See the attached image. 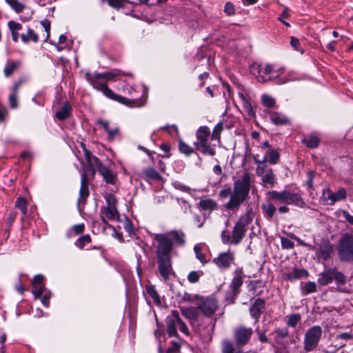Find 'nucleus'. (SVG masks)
I'll return each mask as SVG.
<instances>
[{"instance_id": "a19ab883", "label": "nucleus", "mask_w": 353, "mask_h": 353, "mask_svg": "<svg viewBox=\"0 0 353 353\" xmlns=\"http://www.w3.org/2000/svg\"><path fill=\"white\" fill-rule=\"evenodd\" d=\"M266 155L270 164L275 165L279 162L280 154L278 150L270 149L267 152Z\"/></svg>"}, {"instance_id": "ddd939ff", "label": "nucleus", "mask_w": 353, "mask_h": 353, "mask_svg": "<svg viewBox=\"0 0 353 353\" xmlns=\"http://www.w3.org/2000/svg\"><path fill=\"white\" fill-rule=\"evenodd\" d=\"M218 308L219 305L217 300L211 296L203 299L197 306V309L200 310L205 316L209 318L214 315Z\"/></svg>"}, {"instance_id": "ea45409f", "label": "nucleus", "mask_w": 353, "mask_h": 353, "mask_svg": "<svg viewBox=\"0 0 353 353\" xmlns=\"http://www.w3.org/2000/svg\"><path fill=\"white\" fill-rule=\"evenodd\" d=\"M222 353H243L242 350H235L232 343L228 340L222 342Z\"/></svg>"}, {"instance_id": "49530a36", "label": "nucleus", "mask_w": 353, "mask_h": 353, "mask_svg": "<svg viewBox=\"0 0 353 353\" xmlns=\"http://www.w3.org/2000/svg\"><path fill=\"white\" fill-rule=\"evenodd\" d=\"M81 146L84 152V156L86 159V161L88 163V167H92L94 165V159L93 158L95 157L94 156H92V152L87 150L85 148V145L84 143H81Z\"/></svg>"}, {"instance_id": "bf43d9fd", "label": "nucleus", "mask_w": 353, "mask_h": 353, "mask_svg": "<svg viewBox=\"0 0 353 353\" xmlns=\"http://www.w3.org/2000/svg\"><path fill=\"white\" fill-rule=\"evenodd\" d=\"M45 290L43 285H38L33 287L32 294L35 299L40 298Z\"/></svg>"}, {"instance_id": "412c9836", "label": "nucleus", "mask_w": 353, "mask_h": 353, "mask_svg": "<svg viewBox=\"0 0 353 353\" xmlns=\"http://www.w3.org/2000/svg\"><path fill=\"white\" fill-rule=\"evenodd\" d=\"M97 123L98 125H100L103 130L107 132L108 134V139L110 141H113L117 136H119L120 132V129L119 127H115L113 129H110L109 127V121L103 120L102 119H99L97 121Z\"/></svg>"}, {"instance_id": "20e7f679", "label": "nucleus", "mask_w": 353, "mask_h": 353, "mask_svg": "<svg viewBox=\"0 0 353 353\" xmlns=\"http://www.w3.org/2000/svg\"><path fill=\"white\" fill-rule=\"evenodd\" d=\"M157 258L158 270L163 281H167L170 276L174 275L171 261L170 246L166 242L161 241L160 245H157Z\"/></svg>"}, {"instance_id": "7ed1b4c3", "label": "nucleus", "mask_w": 353, "mask_h": 353, "mask_svg": "<svg viewBox=\"0 0 353 353\" xmlns=\"http://www.w3.org/2000/svg\"><path fill=\"white\" fill-rule=\"evenodd\" d=\"M85 79L94 89L101 91L108 98L129 107L139 106L138 104L139 101L137 100H131L115 94L108 88L105 83L101 81L102 78L99 72H94L93 74L87 72L85 74Z\"/></svg>"}, {"instance_id": "e433bc0d", "label": "nucleus", "mask_w": 353, "mask_h": 353, "mask_svg": "<svg viewBox=\"0 0 353 353\" xmlns=\"http://www.w3.org/2000/svg\"><path fill=\"white\" fill-rule=\"evenodd\" d=\"M286 323L289 327H295L301 321V315L294 313L286 316Z\"/></svg>"}, {"instance_id": "aec40b11", "label": "nucleus", "mask_w": 353, "mask_h": 353, "mask_svg": "<svg viewBox=\"0 0 353 353\" xmlns=\"http://www.w3.org/2000/svg\"><path fill=\"white\" fill-rule=\"evenodd\" d=\"M265 310V302L264 299L258 298L252 303L250 308V313L252 318L255 319V322H258L261 314Z\"/></svg>"}, {"instance_id": "393cba45", "label": "nucleus", "mask_w": 353, "mask_h": 353, "mask_svg": "<svg viewBox=\"0 0 353 353\" xmlns=\"http://www.w3.org/2000/svg\"><path fill=\"white\" fill-rule=\"evenodd\" d=\"M99 74L102 79H105L106 81L112 80L114 81H115L120 77L130 75V73L123 72L119 69H114L110 72L99 73Z\"/></svg>"}, {"instance_id": "72a5a7b5", "label": "nucleus", "mask_w": 353, "mask_h": 353, "mask_svg": "<svg viewBox=\"0 0 353 353\" xmlns=\"http://www.w3.org/2000/svg\"><path fill=\"white\" fill-rule=\"evenodd\" d=\"M21 39L24 43H27L30 41L37 43L39 41V37L32 29L28 28L26 33L21 34Z\"/></svg>"}, {"instance_id": "39448f33", "label": "nucleus", "mask_w": 353, "mask_h": 353, "mask_svg": "<svg viewBox=\"0 0 353 353\" xmlns=\"http://www.w3.org/2000/svg\"><path fill=\"white\" fill-rule=\"evenodd\" d=\"M269 196L268 199L286 205H295L298 207L303 208L305 203L301 196L296 193L291 192L288 190H283L281 192L276 190H271L267 192Z\"/></svg>"}, {"instance_id": "6e6d98bb", "label": "nucleus", "mask_w": 353, "mask_h": 353, "mask_svg": "<svg viewBox=\"0 0 353 353\" xmlns=\"http://www.w3.org/2000/svg\"><path fill=\"white\" fill-rule=\"evenodd\" d=\"M281 243L283 249H292L294 246V242L286 237L281 238Z\"/></svg>"}, {"instance_id": "0eeeda50", "label": "nucleus", "mask_w": 353, "mask_h": 353, "mask_svg": "<svg viewBox=\"0 0 353 353\" xmlns=\"http://www.w3.org/2000/svg\"><path fill=\"white\" fill-rule=\"evenodd\" d=\"M167 332L170 337H177L178 332L176 330V325L179 326V330L184 334L188 336L190 334L189 330L179 316L177 310H172L165 319Z\"/></svg>"}, {"instance_id": "f8f14e48", "label": "nucleus", "mask_w": 353, "mask_h": 353, "mask_svg": "<svg viewBox=\"0 0 353 353\" xmlns=\"http://www.w3.org/2000/svg\"><path fill=\"white\" fill-rule=\"evenodd\" d=\"M244 276L242 268H238L234 271V276L230 285V292L225 297L227 301H230V303H234V300L239 294V289L243 285Z\"/></svg>"}, {"instance_id": "f03ea898", "label": "nucleus", "mask_w": 353, "mask_h": 353, "mask_svg": "<svg viewBox=\"0 0 353 353\" xmlns=\"http://www.w3.org/2000/svg\"><path fill=\"white\" fill-rule=\"evenodd\" d=\"M254 216L252 208H248L245 214L240 216L234 223L231 235L226 230L222 231L221 237L224 244L238 245L245 236L247 227L252 221Z\"/></svg>"}, {"instance_id": "bb28decb", "label": "nucleus", "mask_w": 353, "mask_h": 353, "mask_svg": "<svg viewBox=\"0 0 353 353\" xmlns=\"http://www.w3.org/2000/svg\"><path fill=\"white\" fill-rule=\"evenodd\" d=\"M143 178L146 181H162L163 179L161 174L152 167H148L143 170Z\"/></svg>"}, {"instance_id": "37998d69", "label": "nucleus", "mask_w": 353, "mask_h": 353, "mask_svg": "<svg viewBox=\"0 0 353 353\" xmlns=\"http://www.w3.org/2000/svg\"><path fill=\"white\" fill-rule=\"evenodd\" d=\"M199 206L204 210H212L216 208V203L212 199L201 200Z\"/></svg>"}, {"instance_id": "13d9d810", "label": "nucleus", "mask_w": 353, "mask_h": 353, "mask_svg": "<svg viewBox=\"0 0 353 353\" xmlns=\"http://www.w3.org/2000/svg\"><path fill=\"white\" fill-rule=\"evenodd\" d=\"M105 201L107 203L106 207H117V199L112 194H109L105 196Z\"/></svg>"}, {"instance_id": "5fc2aeb1", "label": "nucleus", "mask_w": 353, "mask_h": 353, "mask_svg": "<svg viewBox=\"0 0 353 353\" xmlns=\"http://www.w3.org/2000/svg\"><path fill=\"white\" fill-rule=\"evenodd\" d=\"M18 94L11 92L9 96V105L11 108L14 109L18 107Z\"/></svg>"}, {"instance_id": "423d86ee", "label": "nucleus", "mask_w": 353, "mask_h": 353, "mask_svg": "<svg viewBox=\"0 0 353 353\" xmlns=\"http://www.w3.org/2000/svg\"><path fill=\"white\" fill-rule=\"evenodd\" d=\"M338 256L343 262L353 261V234L345 233L339 240Z\"/></svg>"}, {"instance_id": "dca6fc26", "label": "nucleus", "mask_w": 353, "mask_h": 353, "mask_svg": "<svg viewBox=\"0 0 353 353\" xmlns=\"http://www.w3.org/2000/svg\"><path fill=\"white\" fill-rule=\"evenodd\" d=\"M253 330L251 327H238L234 330V339L237 346L242 347L248 343Z\"/></svg>"}, {"instance_id": "6e6552de", "label": "nucleus", "mask_w": 353, "mask_h": 353, "mask_svg": "<svg viewBox=\"0 0 353 353\" xmlns=\"http://www.w3.org/2000/svg\"><path fill=\"white\" fill-rule=\"evenodd\" d=\"M154 240L157 242V245H161V241L166 242L170 246V252H172L174 243L177 246L185 245V236L182 230H172L166 234H156Z\"/></svg>"}, {"instance_id": "c756f323", "label": "nucleus", "mask_w": 353, "mask_h": 353, "mask_svg": "<svg viewBox=\"0 0 353 353\" xmlns=\"http://www.w3.org/2000/svg\"><path fill=\"white\" fill-rule=\"evenodd\" d=\"M72 108L70 103L68 101H65L63 105L61 108L60 110L57 111L55 114L56 118H57L59 121H64L68 117H70L71 114Z\"/></svg>"}, {"instance_id": "f257e3e1", "label": "nucleus", "mask_w": 353, "mask_h": 353, "mask_svg": "<svg viewBox=\"0 0 353 353\" xmlns=\"http://www.w3.org/2000/svg\"><path fill=\"white\" fill-rule=\"evenodd\" d=\"M251 186L250 174L245 172L241 178L234 182L233 190L230 187L221 190L219 195L221 199H226L230 196L229 201L224 207L232 211H237L245 201L249 197Z\"/></svg>"}, {"instance_id": "69168bd1", "label": "nucleus", "mask_w": 353, "mask_h": 353, "mask_svg": "<svg viewBox=\"0 0 353 353\" xmlns=\"http://www.w3.org/2000/svg\"><path fill=\"white\" fill-rule=\"evenodd\" d=\"M41 25L43 26L45 31L47 33L46 37L45 39V41H46L50 37V22L48 20L46 19V20L41 21Z\"/></svg>"}, {"instance_id": "5701e85b", "label": "nucleus", "mask_w": 353, "mask_h": 353, "mask_svg": "<svg viewBox=\"0 0 353 353\" xmlns=\"http://www.w3.org/2000/svg\"><path fill=\"white\" fill-rule=\"evenodd\" d=\"M308 276V272L305 269H299L296 268H293L292 270L284 274V278L290 281L299 279L301 278H306Z\"/></svg>"}, {"instance_id": "b1692460", "label": "nucleus", "mask_w": 353, "mask_h": 353, "mask_svg": "<svg viewBox=\"0 0 353 353\" xmlns=\"http://www.w3.org/2000/svg\"><path fill=\"white\" fill-rule=\"evenodd\" d=\"M270 119L271 121L276 125H289L290 123V120L284 114L277 112H269Z\"/></svg>"}, {"instance_id": "f3484780", "label": "nucleus", "mask_w": 353, "mask_h": 353, "mask_svg": "<svg viewBox=\"0 0 353 353\" xmlns=\"http://www.w3.org/2000/svg\"><path fill=\"white\" fill-rule=\"evenodd\" d=\"M234 252L228 250V252L220 253L217 257L213 259L212 262L221 269H228L234 263Z\"/></svg>"}, {"instance_id": "0e129e2a", "label": "nucleus", "mask_w": 353, "mask_h": 353, "mask_svg": "<svg viewBox=\"0 0 353 353\" xmlns=\"http://www.w3.org/2000/svg\"><path fill=\"white\" fill-rule=\"evenodd\" d=\"M44 277L41 274H37L34 276L32 284L33 287L38 285H43L42 283L43 282Z\"/></svg>"}, {"instance_id": "79ce46f5", "label": "nucleus", "mask_w": 353, "mask_h": 353, "mask_svg": "<svg viewBox=\"0 0 353 353\" xmlns=\"http://www.w3.org/2000/svg\"><path fill=\"white\" fill-rule=\"evenodd\" d=\"M5 1L17 13H21L25 8V6L19 0H5Z\"/></svg>"}, {"instance_id": "4468645a", "label": "nucleus", "mask_w": 353, "mask_h": 353, "mask_svg": "<svg viewBox=\"0 0 353 353\" xmlns=\"http://www.w3.org/2000/svg\"><path fill=\"white\" fill-rule=\"evenodd\" d=\"M346 198V190L340 188L336 192H332L330 189L323 190L321 200L323 204L334 205L336 202L344 200Z\"/></svg>"}, {"instance_id": "e2e57ef3", "label": "nucleus", "mask_w": 353, "mask_h": 353, "mask_svg": "<svg viewBox=\"0 0 353 353\" xmlns=\"http://www.w3.org/2000/svg\"><path fill=\"white\" fill-rule=\"evenodd\" d=\"M221 130H222V126L220 124L216 125L215 128L213 129L211 139L212 140L219 139Z\"/></svg>"}, {"instance_id": "de8ad7c7", "label": "nucleus", "mask_w": 353, "mask_h": 353, "mask_svg": "<svg viewBox=\"0 0 353 353\" xmlns=\"http://www.w3.org/2000/svg\"><path fill=\"white\" fill-rule=\"evenodd\" d=\"M202 271H191L188 275V280L191 283H197L203 275Z\"/></svg>"}, {"instance_id": "473e14b6", "label": "nucleus", "mask_w": 353, "mask_h": 353, "mask_svg": "<svg viewBox=\"0 0 353 353\" xmlns=\"http://www.w3.org/2000/svg\"><path fill=\"white\" fill-rule=\"evenodd\" d=\"M333 281V269H328L319 274L318 282L322 285H326Z\"/></svg>"}, {"instance_id": "680f3d73", "label": "nucleus", "mask_w": 353, "mask_h": 353, "mask_svg": "<svg viewBox=\"0 0 353 353\" xmlns=\"http://www.w3.org/2000/svg\"><path fill=\"white\" fill-rule=\"evenodd\" d=\"M307 180L306 181L305 183L308 189L312 190L313 189V179L315 175V172L313 170H310L307 172Z\"/></svg>"}, {"instance_id": "4be33fe9", "label": "nucleus", "mask_w": 353, "mask_h": 353, "mask_svg": "<svg viewBox=\"0 0 353 353\" xmlns=\"http://www.w3.org/2000/svg\"><path fill=\"white\" fill-rule=\"evenodd\" d=\"M261 182L263 186L268 185L270 188H273L276 184V176L272 168L266 169V172L261 176Z\"/></svg>"}, {"instance_id": "774afa93", "label": "nucleus", "mask_w": 353, "mask_h": 353, "mask_svg": "<svg viewBox=\"0 0 353 353\" xmlns=\"http://www.w3.org/2000/svg\"><path fill=\"white\" fill-rule=\"evenodd\" d=\"M256 332L257 333L259 340L261 343H268V338L267 337L265 332V330L260 331L259 330H256Z\"/></svg>"}, {"instance_id": "8fccbe9b", "label": "nucleus", "mask_w": 353, "mask_h": 353, "mask_svg": "<svg viewBox=\"0 0 353 353\" xmlns=\"http://www.w3.org/2000/svg\"><path fill=\"white\" fill-rule=\"evenodd\" d=\"M107 1L110 6L116 9L123 8L126 3H130L128 0H107Z\"/></svg>"}, {"instance_id": "a18cd8bd", "label": "nucleus", "mask_w": 353, "mask_h": 353, "mask_svg": "<svg viewBox=\"0 0 353 353\" xmlns=\"http://www.w3.org/2000/svg\"><path fill=\"white\" fill-rule=\"evenodd\" d=\"M91 242V237L89 234H84L80 236L76 241L75 245L80 249H83L84 246Z\"/></svg>"}, {"instance_id": "c03bdc74", "label": "nucleus", "mask_w": 353, "mask_h": 353, "mask_svg": "<svg viewBox=\"0 0 353 353\" xmlns=\"http://www.w3.org/2000/svg\"><path fill=\"white\" fill-rule=\"evenodd\" d=\"M15 207L20 210L23 216L26 215L28 209L26 199L23 197H18L15 202Z\"/></svg>"}, {"instance_id": "c85d7f7f", "label": "nucleus", "mask_w": 353, "mask_h": 353, "mask_svg": "<svg viewBox=\"0 0 353 353\" xmlns=\"http://www.w3.org/2000/svg\"><path fill=\"white\" fill-rule=\"evenodd\" d=\"M194 145L195 150L199 151L203 155H210L212 157L216 154V150L208 142L203 143L201 144L194 143Z\"/></svg>"}, {"instance_id": "6ab92c4d", "label": "nucleus", "mask_w": 353, "mask_h": 353, "mask_svg": "<svg viewBox=\"0 0 353 353\" xmlns=\"http://www.w3.org/2000/svg\"><path fill=\"white\" fill-rule=\"evenodd\" d=\"M333 250V245L329 241L323 240L318 245L316 254L319 258L325 261L330 258Z\"/></svg>"}, {"instance_id": "58836bf2", "label": "nucleus", "mask_w": 353, "mask_h": 353, "mask_svg": "<svg viewBox=\"0 0 353 353\" xmlns=\"http://www.w3.org/2000/svg\"><path fill=\"white\" fill-rule=\"evenodd\" d=\"M146 292L148 295L153 299L155 305L159 306L161 304L160 296L155 290L154 287L152 285L148 286L146 288Z\"/></svg>"}, {"instance_id": "2eb2a0df", "label": "nucleus", "mask_w": 353, "mask_h": 353, "mask_svg": "<svg viewBox=\"0 0 353 353\" xmlns=\"http://www.w3.org/2000/svg\"><path fill=\"white\" fill-rule=\"evenodd\" d=\"M94 163L98 172L102 176L103 180L108 184L114 185L117 181V174L104 165L97 157H94Z\"/></svg>"}, {"instance_id": "052dcab7", "label": "nucleus", "mask_w": 353, "mask_h": 353, "mask_svg": "<svg viewBox=\"0 0 353 353\" xmlns=\"http://www.w3.org/2000/svg\"><path fill=\"white\" fill-rule=\"evenodd\" d=\"M224 12L228 16H232L235 14L234 6L231 2H227L224 7Z\"/></svg>"}, {"instance_id": "9d476101", "label": "nucleus", "mask_w": 353, "mask_h": 353, "mask_svg": "<svg viewBox=\"0 0 353 353\" xmlns=\"http://www.w3.org/2000/svg\"><path fill=\"white\" fill-rule=\"evenodd\" d=\"M322 333V328L319 325H314L305 332L303 340V347L306 352H312L317 347Z\"/></svg>"}, {"instance_id": "603ef678", "label": "nucleus", "mask_w": 353, "mask_h": 353, "mask_svg": "<svg viewBox=\"0 0 353 353\" xmlns=\"http://www.w3.org/2000/svg\"><path fill=\"white\" fill-rule=\"evenodd\" d=\"M263 104L268 108H273L275 105V100L270 96L264 94L262 96Z\"/></svg>"}, {"instance_id": "f704fd0d", "label": "nucleus", "mask_w": 353, "mask_h": 353, "mask_svg": "<svg viewBox=\"0 0 353 353\" xmlns=\"http://www.w3.org/2000/svg\"><path fill=\"white\" fill-rule=\"evenodd\" d=\"M20 65L21 62L19 61H12L8 60L3 70L4 75L6 77L11 76Z\"/></svg>"}, {"instance_id": "c9c22d12", "label": "nucleus", "mask_w": 353, "mask_h": 353, "mask_svg": "<svg viewBox=\"0 0 353 353\" xmlns=\"http://www.w3.org/2000/svg\"><path fill=\"white\" fill-rule=\"evenodd\" d=\"M302 143L310 148H316L319 145L320 139L316 135L311 134L309 137L303 139Z\"/></svg>"}, {"instance_id": "4d7b16f0", "label": "nucleus", "mask_w": 353, "mask_h": 353, "mask_svg": "<svg viewBox=\"0 0 353 353\" xmlns=\"http://www.w3.org/2000/svg\"><path fill=\"white\" fill-rule=\"evenodd\" d=\"M181 345L177 341H172V345L166 350V353H178L180 351Z\"/></svg>"}, {"instance_id": "338daca9", "label": "nucleus", "mask_w": 353, "mask_h": 353, "mask_svg": "<svg viewBox=\"0 0 353 353\" xmlns=\"http://www.w3.org/2000/svg\"><path fill=\"white\" fill-rule=\"evenodd\" d=\"M267 168H270L267 165H265L264 163L258 165L256 169V174L258 176H262L266 172Z\"/></svg>"}, {"instance_id": "9b49d317", "label": "nucleus", "mask_w": 353, "mask_h": 353, "mask_svg": "<svg viewBox=\"0 0 353 353\" xmlns=\"http://www.w3.org/2000/svg\"><path fill=\"white\" fill-rule=\"evenodd\" d=\"M274 65L267 63H252L250 70L251 72L256 76L257 81L261 83H265L273 79Z\"/></svg>"}, {"instance_id": "864d4df0", "label": "nucleus", "mask_w": 353, "mask_h": 353, "mask_svg": "<svg viewBox=\"0 0 353 353\" xmlns=\"http://www.w3.org/2000/svg\"><path fill=\"white\" fill-rule=\"evenodd\" d=\"M316 291V285L314 282H307L304 286V292L305 294H310Z\"/></svg>"}, {"instance_id": "a211bd4d", "label": "nucleus", "mask_w": 353, "mask_h": 353, "mask_svg": "<svg viewBox=\"0 0 353 353\" xmlns=\"http://www.w3.org/2000/svg\"><path fill=\"white\" fill-rule=\"evenodd\" d=\"M89 179L88 172L83 170L81 174V188L79 190V204H85L86 199L89 196L88 190Z\"/></svg>"}, {"instance_id": "4c0bfd02", "label": "nucleus", "mask_w": 353, "mask_h": 353, "mask_svg": "<svg viewBox=\"0 0 353 353\" xmlns=\"http://www.w3.org/2000/svg\"><path fill=\"white\" fill-rule=\"evenodd\" d=\"M179 150L181 153L186 156H190L194 153V149L185 143L182 139H179Z\"/></svg>"}, {"instance_id": "a878e982", "label": "nucleus", "mask_w": 353, "mask_h": 353, "mask_svg": "<svg viewBox=\"0 0 353 353\" xmlns=\"http://www.w3.org/2000/svg\"><path fill=\"white\" fill-rule=\"evenodd\" d=\"M210 129L207 126H201L199 128L196 132V137L197 141L194 143H203L208 142V138L210 137Z\"/></svg>"}, {"instance_id": "2f4dec72", "label": "nucleus", "mask_w": 353, "mask_h": 353, "mask_svg": "<svg viewBox=\"0 0 353 353\" xmlns=\"http://www.w3.org/2000/svg\"><path fill=\"white\" fill-rule=\"evenodd\" d=\"M8 27L11 31L13 41L17 42L19 37V31L22 29V25L14 21H10L8 22Z\"/></svg>"}, {"instance_id": "7c9ffc66", "label": "nucleus", "mask_w": 353, "mask_h": 353, "mask_svg": "<svg viewBox=\"0 0 353 353\" xmlns=\"http://www.w3.org/2000/svg\"><path fill=\"white\" fill-rule=\"evenodd\" d=\"M261 210L264 214L265 217L268 220L272 219L276 211V207L270 201H267L265 203H262Z\"/></svg>"}, {"instance_id": "1a4fd4ad", "label": "nucleus", "mask_w": 353, "mask_h": 353, "mask_svg": "<svg viewBox=\"0 0 353 353\" xmlns=\"http://www.w3.org/2000/svg\"><path fill=\"white\" fill-rule=\"evenodd\" d=\"M181 312L183 316L189 320L190 323L194 332L199 335L205 334V330L208 328L207 324L204 321H199L197 317L196 309L193 307H181Z\"/></svg>"}, {"instance_id": "3c124183", "label": "nucleus", "mask_w": 353, "mask_h": 353, "mask_svg": "<svg viewBox=\"0 0 353 353\" xmlns=\"http://www.w3.org/2000/svg\"><path fill=\"white\" fill-rule=\"evenodd\" d=\"M241 98L243 99V105L245 111L250 116L254 115V111L252 107L251 103L243 94H241Z\"/></svg>"}, {"instance_id": "cd10ccee", "label": "nucleus", "mask_w": 353, "mask_h": 353, "mask_svg": "<svg viewBox=\"0 0 353 353\" xmlns=\"http://www.w3.org/2000/svg\"><path fill=\"white\" fill-rule=\"evenodd\" d=\"M101 213L104 214L105 217L111 221H119L120 218L119 212L117 207H103L101 208Z\"/></svg>"}, {"instance_id": "09e8293b", "label": "nucleus", "mask_w": 353, "mask_h": 353, "mask_svg": "<svg viewBox=\"0 0 353 353\" xmlns=\"http://www.w3.org/2000/svg\"><path fill=\"white\" fill-rule=\"evenodd\" d=\"M333 279L339 285H344L346 282L344 274L339 272L336 268H333Z\"/></svg>"}]
</instances>
